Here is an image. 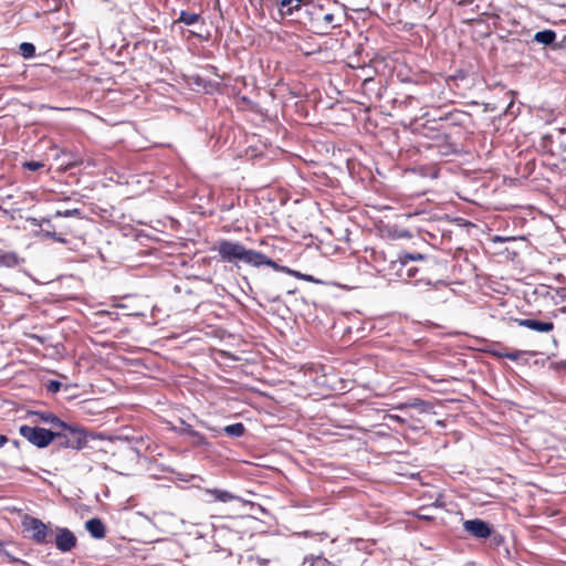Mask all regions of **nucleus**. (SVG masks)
I'll return each mask as SVG.
<instances>
[{"mask_svg": "<svg viewBox=\"0 0 566 566\" xmlns=\"http://www.w3.org/2000/svg\"><path fill=\"white\" fill-rule=\"evenodd\" d=\"M440 129L434 136V142L428 147H436L440 155H449L457 150L454 135H463L473 128V116L461 109H452L439 118Z\"/></svg>", "mask_w": 566, "mask_h": 566, "instance_id": "1", "label": "nucleus"}, {"mask_svg": "<svg viewBox=\"0 0 566 566\" xmlns=\"http://www.w3.org/2000/svg\"><path fill=\"white\" fill-rule=\"evenodd\" d=\"M448 80L430 78L415 97L418 103L427 108H441L452 103L451 95L447 92ZM413 99L412 96L408 97Z\"/></svg>", "mask_w": 566, "mask_h": 566, "instance_id": "2", "label": "nucleus"}, {"mask_svg": "<svg viewBox=\"0 0 566 566\" xmlns=\"http://www.w3.org/2000/svg\"><path fill=\"white\" fill-rule=\"evenodd\" d=\"M73 216L81 217V210L75 208L65 211H56L52 217L40 219L38 226L40 227L44 237L50 238L56 242L66 243V237L73 234L74 229L66 223H54L53 219Z\"/></svg>", "mask_w": 566, "mask_h": 566, "instance_id": "3", "label": "nucleus"}, {"mask_svg": "<svg viewBox=\"0 0 566 566\" xmlns=\"http://www.w3.org/2000/svg\"><path fill=\"white\" fill-rule=\"evenodd\" d=\"M220 258L226 262L243 261L250 265H253L256 255L255 250L247 249L240 242H233L229 240H221L217 248Z\"/></svg>", "mask_w": 566, "mask_h": 566, "instance_id": "4", "label": "nucleus"}, {"mask_svg": "<svg viewBox=\"0 0 566 566\" xmlns=\"http://www.w3.org/2000/svg\"><path fill=\"white\" fill-rule=\"evenodd\" d=\"M62 431L53 432L55 444L59 448L82 450L87 446V434L84 429L69 426L61 427Z\"/></svg>", "mask_w": 566, "mask_h": 566, "instance_id": "5", "label": "nucleus"}, {"mask_svg": "<svg viewBox=\"0 0 566 566\" xmlns=\"http://www.w3.org/2000/svg\"><path fill=\"white\" fill-rule=\"evenodd\" d=\"M366 253H368L369 261L377 272L388 277L391 265L395 263L398 253L391 248L385 249L381 247H374L366 250Z\"/></svg>", "mask_w": 566, "mask_h": 566, "instance_id": "6", "label": "nucleus"}, {"mask_svg": "<svg viewBox=\"0 0 566 566\" xmlns=\"http://www.w3.org/2000/svg\"><path fill=\"white\" fill-rule=\"evenodd\" d=\"M419 272L420 269L417 265L410 263L408 259L398 253L395 263L391 265L388 279L405 282L415 280L418 282L419 280L416 277Z\"/></svg>", "mask_w": 566, "mask_h": 566, "instance_id": "7", "label": "nucleus"}, {"mask_svg": "<svg viewBox=\"0 0 566 566\" xmlns=\"http://www.w3.org/2000/svg\"><path fill=\"white\" fill-rule=\"evenodd\" d=\"M19 433L38 448H45L54 441L53 431L41 427L22 424L19 428Z\"/></svg>", "mask_w": 566, "mask_h": 566, "instance_id": "8", "label": "nucleus"}, {"mask_svg": "<svg viewBox=\"0 0 566 566\" xmlns=\"http://www.w3.org/2000/svg\"><path fill=\"white\" fill-rule=\"evenodd\" d=\"M23 530L31 533V538L36 544H46L52 536L51 530L39 518L25 515L22 520Z\"/></svg>", "mask_w": 566, "mask_h": 566, "instance_id": "9", "label": "nucleus"}, {"mask_svg": "<svg viewBox=\"0 0 566 566\" xmlns=\"http://www.w3.org/2000/svg\"><path fill=\"white\" fill-rule=\"evenodd\" d=\"M256 255L259 258H255V261L253 263V266H261V265H268L270 268H272L273 270L275 271H279V272H283V273H286L295 279H298V280H303V281H306V282H316V280L310 275V274H303L298 271H295V270H292L287 266H283V265H279L275 261H273L272 259L268 258L265 254L261 253V252H256Z\"/></svg>", "mask_w": 566, "mask_h": 566, "instance_id": "10", "label": "nucleus"}, {"mask_svg": "<svg viewBox=\"0 0 566 566\" xmlns=\"http://www.w3.org/2000/svg\"><path fill=\"white\" fill-rule=\"evenodd\" d=\"M463 527L465 532L476 538H488L492 533L490 525L480 518L465 521Z\"/></svg>", "mask_w": 566, "mask_h": 566, "instance_id": "11", "label": "nucleus"}, {"mask_svg": "<svg viewBox=\"0 0 566 566\" xmlns=\"http://www.w3.org/2000/svg\"><path fill=\"white\" fill-rule=\"evenodd\" d=\"M55 546L61 552H71L77 543L75 535L67 528H60L55 536Z\"/></svg>", "mask_w": 566, "mask_h": 566, "instance_id": "12", "label": "nucleus"}, {"mask_svg": "<svg viewBox=\"0 0 566 566\" xmlns=\"http://www.w3.org/2000/svg\"><path fill=\"white\" fill-rule=\"evenodd\" d=\"M518 326L530 328L539 333H549L554 329L553 322H541L533 318H516Z\"/></svg>", "mask_w": 566, "mask_h": 566, "instance_id": "13", "label": "nucleus"}, {"mask_svg": "<svg viewBox=\"0 0 566 566\" xmlns=\"http://www.w3.org/2000/svg\"><path fill=\"white\" fill-rule=\"evenodd\" d=\"M312 0H281L280 14L281 17L292 15L295 11L300 10L303 4L311 3Z\"/></svg>", "mask_w": 566, "mask_h": 566, "instance_id": "14", "label": "nucleus"}, {"mask_svg": "<svg viewBox=\"0 0 566 566\" xmlns=\"http://www.w3.org/2000/svg\"><path fill=\"white\" fill-rule=\"evenodd\" d=\"M86 530L94 538H103L105 536V526L99 518H91L85 524Z\"/></svg>", "mask_w": 566, "mask_h": 566, "instance_id": "15", "label": "nucleus"}, {"mask_svg": "<svg viewBox=\"0 0 566 566\" xmlns=\"http://www.w3.org/2000/svg\"><path fill=\"white\" fill-rule=\"evenodd\" d=\"M556 40V33L553 30H543L534 34V41L544 45H553Z\"/></svg>", "mask_w": 566, "mask_h": 566, "instance_id": "16", "label": "nucleus"}, {"mask_svg": "<svg viewBox=\"0 0 566 566\" xmlns=\"http://www.w3.org/2000/svg\"><path fill=\"white\" fill-rule=\"evenodd\" d=\"M207 494H209L213 501H219L222 503H228L237 499V496L232 493L219 489L207 490Z\"/></svg>", "mask_w": 566, "mask_h": 566, "instance_id": "17", "label": "nucleus"}, {"mask_svg": "<svg viewBox=\"0 0 566 566\" xmlns=\"http://www.w3.org/2000/svg\"><path fill=\"white\" fill-rule=\"evenodd\" d=\"M492 356L494 357H497V358H507L510 360H518L520 357L522 356V352L521 350H507L505 348H502V349H493L490 352Z\"/></svg>", "mask_w": 566, "mask_h": 566, "instance_id": "18", "label": "nucleus"}, {"mask_svg": "<svg viewBox=\"0 0 566 566\" xmlns=\"http://www.w3.org/2000/svg\"><path fill=\"white\" fill-rule=\"evenodd\" d=\"M35 415L39 417V419L43 422L50 423L54 427L61 428L66 427V423L59 419L54 413L52 412H35Z\"/></svg>", "mask_w": 566, "mask_h": 566, "instance_id": "19", "label": "nucleus"}, {"mask_svg": "<svg viewBox=\"0 0 566 566\" xmlns=\"http://www.w3.org/2000/svg\"><path fill=\"white\" fill-rule=\"evenodd\" d=\"M19 264V256L14 252H0V265L14 268Z\"/></svg>", "mask_w": 566, "mask_h": 566, "instance_id": "20", "label": "nucleus"}, {"mask_svg": "<svg viewBox=\"0 0 566 566\" xmlns=\"http://www.w3.org/2000/svg\"><path fill=\"white\" fill-rule=\"evenodd\" d=\"M199 20H200V14L182 10L179 13L178 19L176 20V23H184L186 25H192V24L197 23Z\"/></svg>", "mask_w": 566, "mask_h": 566, "instance_id": "21", "label": "nucleus"}, {"mask_svg": "<svg viewBox=\"0 0 566 566\" xmlns=\"http://www.w3.org/2000/svg\"><path fill=\"white\" fill-rule=\"evenodd\" d=\"M223 431L229 437L240 438L245 433V427L243 423L237 422L233 424L226 426L223 428Z\"/></svg>", "mask_w": 566, "mask_h": 566, "instance_id": "22", "label": "nucleus"}, {"mask_svg": "<svg viewBox=\"0 0 566 566\" xmlns=\"http://www.w3.org/2000/svg\"><path fill=\"white\" fill-rule=\"evenodd\" d=\"M19 52L24 59H31L35 55V46L30 42H23L19 46Z\"/></svg>", "mask_w": 566, "mask_h": 566, "instance_id": "23", "label": "nucleus"}, {"mask_svg": "<svg viewBox=\"0 0 566 566\" xmlns=\"http://www.w3.org/2000/svg\"><path fill=\"white\" fill-rule=\"evenodd\" d=\"M304 562H310V566H335L333 563H331L323 556L305 557Z\"/></svg>", "mask_w": 566, "mask_h": 566, "instance_id": "24", "label": "nucleus"}, {"mask_svg": "<svg viewBox=\"0 0 566 566\" xmlns=\"http://www.w3.org/2000/svg\"><path fill=\"white\" fill-rule=\"evenodd\" d=\"M190 439H191V444L193 447H209L210 446L209 440L199 431H197L196 433H192V437Z\"/></svg>", "mask_w": 566, "mask_h": 566, "instance_id": "25", "label": "nucleus"}, {"mask_svg": "<svg viewBox=\"0 0 566 566\" xmlns=\"http://www.w3.org/2000/svg\"><path fill=\"white\" fill-rule=\"evenodd\" d=\"M426 285L428 286L426 290V301L427 302H434L437 301V297L434 296V293L438 290V286L436 284H431L430 282H427Z\"/></svg>", "mask_w": 566, "mask_h": 566, "instance_id": "26", "label": "nucleus"}, {"mask_svg": "<svg viewBox=\"0 0 566 566\" xmlns=\"http://www.w3.org/2000/svg\"><path fill=\"white\" fill-rule=\"evenodd\" d=\"M44 167V164L41 161H25L23 164V168L28 169L30 171L39 170L40 168Z\"/></svg>", "mask_w": 566, "mask_h": 566, "instance_id": "27", "label": "nucleus"}, {"mask_svg": "<svg viewBox=\"0 0 566 566\" xmlns=\"http://www.w3.org/2000/svg\"><path fill=\"white\" fill-rule=\"evenodd\" d=\"M403 258L408 259L410 263L413 264V262L416 261H424L426 260V256L421 253H406V254H402Z\"/></svg>", "mask_w": 566, "mask_h": 566, "instance_id": "28", "label": "nucleus"}, {"mask_svg": "<svg viewBox=\"0 0 566 566\" xmlns=\"http://www.w3.org/2000/svg\"><path fill=\"white\" fill-rule=\"evenodd\" d=\"M61 388V384L56 380H51L48 385H46V389L48 391L50 392H57Z\"/></svg>", "mask_w": 566, "mask_h": 566, "instance_id": "29", "label": "nucleus"}, {"mask_svg": "<svg viewBox=\"0 0 566 566\" xmlns=\"http://www.w3.org/2000/svg\"><path fill=\"white\" fill-rule=\"evenodd\" d=\"M281 0H260L261 7L265 6L266 8H272L274 6L280 7Z\"/></svg>", "mask_w": 566, "mask_h": 566, "instance_id": "30", "label": "nucleus"}, {"mask_svg": "<svg viewBox=\"0 0 566 566\" xmlns=\"http://www.w3.org/2000/svg\"><path fill=\"white\" fill-rule=\"evenodd\" d=\"M196 432L197 430H195L190 424H187L181 429V433L188 436L189 438H191L192 433Z\"/></svg>", "mask_w": 566, "mask_h": 566, "instance_id": "31", "label": "nucleus"}, {"mask_svg": "<svg viewBox=\"0 0 566 566\" xmlns=\"http://www.w3.org/2000/svg\"><path fill=\"white\" fill-rule=\"evenodd\" d=\"M565 46H566V36H564L558 44H555L554 49H564Z\"/></svg>", "mask_w": 566, "mask_h": 566, "instance_id": "32", "label": "nucleus"}, {"mask_svg": "<svg viewBox=\"0 0 566 566\" xmlns=\"http://www.w3.org/2000/svg\"><path fill=\"white\" fill-rule=\"evenodd\" d=\"M8 442V438L3 434H0V448H2Z\"/></svg>", "mask_w": 566, "mask_h": 566, "instance_id": "33", "label": "nucleus"}, {"mask_svg": "<svg viewBox=\"0 0 566 566\" xmlns=\"http://www.w3.org/2000/svg\"><path fill=\"white\" fill-rule=\"evenodd\" d=\"M513 105H514V102H513V101H511V102H510V104H509V105H507V107H506L505 113H512V112H511V108L513 107Z\"/></svg>", "mask_w": 566, "mask_h": 566, "instance_id": "34", "label": "nucleus"}, {"mask_svg": "<svg viewBox=\"0 0 566 566\" xmlns=\"http://www.w3.org/2000/svg\"><path fill=\"white\" fill-rule=\"evenodd\" d=\"M558 366L562 367V368H566V360H560L558 363Z\"/></svg>", "mask_w": 566, "mask_h": 566, "instance_id": "35", "label": "nucleus"}, {"mask_svg": "<svg viewBox=\"0 0 566 566\" xmlns=\"http://www.w3.org/2000/svg\"><path fill=\"white\" fill-rule=\"evenodd\" d=\"M563 291L565 292V294H560V297H562V298H564V300H566V287H565V289H563Z\"/></svg>", "mask_w": 566, "mask_h": 566, "instance_id": "36", "label": "nucleus"}, {"mask_svg": "<svg viewBox=\"0 0 566 566\" xmlns=\"http://www.w3.org/2000/svg\"><path fill=\"white\" fill-rule=\"evenodd\" d=\"M325 19L329 21V20H332V15L331 14H326Z\"/></svg>", "mask_w": 566, "mask_h": 566, "instance_id": "37", "label": "nucleus"}, {"mask_svg": "<svg viewBox=\"0 0 566 566\" xmlns=\"http://www.w3.org/2000/svg\"><path fill=\"white\" fill-rule=\"evenodd\" d=\"M421 518H426V520H427V518H428L427 514H423V515L421 516Z\"/></svg>", "mask_w": 566, "mask_h": 566, "instance_id": "38", "label": "nucleus"}, {"mask_svg": "<svg viewBox=\"0 0 566 566\" xmlns=\"http://www.w3.org/2000/svg\"><path fill=\"white\" fill-rule=\"evenodd\" d=\"M421 518H426V520H427V518H428L427 514H423V515L421 516Z\"/></svg>", "mask_w": 566, "mask_h": 566, "instance_id": "39", "label": "nucleus"}]
</instances>
